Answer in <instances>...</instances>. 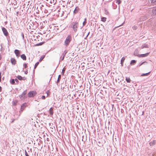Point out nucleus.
<instances>
[{
    "mask_svg": "<svg viewBox=\"0 0 156 156\" xmlns=\"http://www.w3.org/2000/svg\"><path fill=\"white\" fill-rule=\"evenodd\" d=\"M72 40L71 35H68L66 38L64 42V44L66 46H68Z\"/></svg>",
    "mask_w": 156,
    "mask_h": 156,
    "instance_id": "obj_1",
    "label": "nucleus"
},
{
    "mask_svg": "<svg viewBox=\"0 0 156 156\" xmlns=\"http://www.w3.org/2000/svg\"><path fill=\"white\" fill-rule=\"evenodd\" d=\"M78 26V23L76 22H73L71 24V26L73 28L75 32L76 31L77 28Z\"/></svg>",
    "mask_w": 156,
    "mask_h": 156,
    "instance_id": "obj_2",
    "label": "nucleus"
},
{
    "mask_svg": "<svg viewBox=\"0 0 156 156\" xmlns=\"http://www.w3.org/2000/svg\"><path fill=\"white\" fill-rule=\"evenodd\" d=\"M27 93V90H25L22 93V94H21V95L19 96V97L20 98L23 100L26 97H25V95Z\"/></svg>",
    "mask_w": 156,
    "mask_h": 156,
    "instance_id": "obj_3",
    "label": "nucleus"
},
{
    "mask_svg": "<svg viewBox=\"0 0 156 156\" xmlns=\"http://www.w3.org/2000/svg\"><path fill=\"white\" fill-rule=\"evenodd\" d=\"M36 94V93L35 92L33 91H30L28 93V95L29 97H32L34 96Z\"/></svg>",
    "mask_w": 156,
    "mask_h": 156,
    "instance_id": "obj_4",
    "label": "nucleus"
},
{
    "mask_svg": "<svg viewBox=\"0 0 156 156\" xmlns=\"http://www.w3.org/2000/svg\"><path fill=\"white\" fill-rule=\"evenodd\" d=\"M2 30L4 35L5 36H8L9 34V33L6 29L3 27L2 28Z\"/></svg>",
    "mask_w": 156,
    "mask_h": 156,
    "instance_id": "obj_5",
    "label": "nucleus"
},
{
    "mask_svg": "<svg viewBox=\"0 0 156 156\" xmlns=\"http://www.w3.org/2000/svg\"><path fill=\"white\" fill-rule=\"evenodd\" d=\"M14 53L17 57H19L20 56V51L19 50H15Z\"/></svg>",
    "mask_w": 156,
    "mask_h": 156,
    "instance_id": "obj_6",
    "label": "nucleus"
},
{
    "mask_svg": "<svg viewBox=\"0 0 156 156\" xmlns=\"http://www.w3.org/2000/svg\"><path fill=\"white\" fill-rule=\"evenodd\" d=\"M149 53H147L145 54H140L138 55L139 57H143L147 56Z\"/></svg>",
    "mask_w": 156,
    "mask_h": 156,
    "instance_id": "obj_7",
    "label": "nucleus"
},
{
    "mask_svg": "<svg viewBox=\"0 0 156 156\" xmlns=\"http://www.w3.org/2000/svg\"><path fill=\"white\" fill-rule=\"evenodd\" d=\"M11 62L12 65H15L16 64V61L13 58H11Z\"/></svg>",
    "mask_w": 156,
    "mask_h": 156,
    "instance_id": "obj_8",
    "label": "nucleus"
},
{
    "mask_svg": "<svg viewBox=\"0 0 156 156\" xmlns=\"http://www.w3.org/2000/svg\"><path fill=\"white\" fill-rule=\"evenodd\" d=\"M79 10V7L78 6L76 7L73 11V13L74 14H76L78 12Z\"/></svg>",
    "mask_w": 156,
    "mask_h": 156,
    "instance_id": "obj_9",
    "label": "nucleus"
},
{
    "mask_svg": "<svg viewBox=\"0 0 156 156\" xmlns=\"http://www.w3.org/2000/svg\"><path fill=\"white\" fill-rule=\"evenodd\" d=\"M149 45L148 44H144L142 45L141 47V48L143 49L144 48H148L149 47Z\"/></svg>",
    "mask_w": 156,
    "mask_h": 156,
    "instance_id": "obj_10",
    "label": "nucleus"
},
{
    "mask_svg": "<svg viewBox=\"0 0 156 156\" xmlns=\"http://www.w3.org/2000/svg\"><path fill=\"white\" fill-rule=\"evenodd\" d=\"M21 58L24 60H26V57L25 54H22L21 55Z\"/></svg>",
    "mask_w": 156,
    "mask_h": 156,
    "instance_id": "obj_11",
    "label": "nucleus"
},
{
    "mask_svg": "<svg viewBox=\"0 0 156 156\" xmlns=\"http://www.w3.org/2000/svg\"><path fill=\"white\" fill-rule=\"evenodd\" d=\"M134 54L135 55L137 56L138 57V55H140L138 54V51L137 50H136L135 51Z\"/></svg>",
    "mask_w": 156,
    "mask_h": 156,
    "instance_id": "obj_12",
    "label": "nucleus"
},
{
    "mask_svg": "<svg viewBox=\"0 0 156 156\" xmlns=\"http://www.w3.org/2000/svg\"><path fill=\"white\" fill-rule=\"evenodd\" d=\"M136 60H133L131 61L130 64L131 65H133L136 63Z\"/></svg>",
    "mask_w": 156,
    "mask_h": 156,
    "instance_id": "obj_13",
    "label": "nucleus"
},
{
    "mask_svg": "<svg viewBox=\"0 0 156 156\" xmlns=\"http://www.w3.org/2000/svg\"><path fill=\"white\" fill-rule=\"evenodd\" d=\"M155 141L153 140V141H151L150 142L149 144L150 146H153L155 144Z\"/></svg>",
    "mask_w": 156,
    "mask_h": 156,
    "instance_id": "obj_14",
    "label": "nucleus"
},
{
    "mask_svg": "<svg viewBox=\"0 0 156 156\" xmlns=\"http://www.w3.org/2000/svg\"><path fill=\"white\" fill-rule=\"evenodd\" d=\"M49 111L50 115H52L53 114V111L52 108H50Z\"/></svg>",
    "mask_w": 156,
    "mask_h": 156,
    "instance_id": "obj_15",
    "label": "nucleus"
},
{
    "mask_svg": "<svg viewBox=\"0 0 156 156\" xmlns=\"http://www.w3.org/2000/svg\"><path fill=\"white\" fill-rule=\"evenodd\" d=\"M126 80L127 83H130L131 80L129 77H126Z\"/></svg>",
    "mask_w": 156,
    "mask_h": 156,
    "instance_id": "obj_16",
    "label": "nucleus"
},
{
    "mask_svg": "<svg viewBox=\"0 0 156 156\" xmlns=\"http://www.w3.org/2000/svg\"><path fill=\"white\" fill-rule=\"evenodd\" d=\"M17 78L20 80H24L25 79L23 78V77L20 76H18L17 77Z\"/></svg>",
    "mask_w": 156,
    "mask_h": 156,
    "instance_id": "obj_17",
    "label": "nucleus"
},
{
    "mask_svg": "<svg viewBox=\"0 0 156 156\" xmlns=\"http://www.w3.org/2000/svg\"><path fill=\"white\" fill-rule=\"evenodd\" d=\"M61 75H59L58 76V79L57 82V84H58V83H59L60 80L61 79Z\"/></svg>",
    "mask_w": 156,
    "mask_h": 156,
    "instance_id": "obj_18",
    "label": "nucleus"
},
{
    "mask_svg": "<svg viewBox=\"0 0 156 156\" xmlns=\"http://www.w3.org/2000/svg\"><path fill=\"white\" fill-rule=\"evenodd\" d=\"M45 57V55H43L42 56H41L39 60V61L40 62H41L43 60V59Z\"/></svg>",
    "mask_w": 156,
    "mask_h": 156,
    "instance_id": "obj_19",
    "label": "nucleus"
},
{
    "mask_svg": "<svg viewBox=\"0 0 156 156\" xmlns=\"http://www.w3.org/2000/svg\"><path fill=\"white\" fill-rule=\"evenodd\" d=\"M10 83L12 84H15V79H11L10 80Z\"/></svg>",
    "mask_w": 156,
    "mask_h": 156,
    "instance_id": "obj_20",
    "label": "nucleus"
},
{
    "mask_svg": "<svg viewBox=\"0 0 156 156\" xmlns=\"http://www.w3.org/2000/svg\"><path fill=\"white\" fill-rule=\"evenodd\" d=\"M125 59V58L124 57L122 58H121V64L122 65V64H123V63L124 62V61Z\"/></svg>",
    "mask_w": 156,
    "mask_h": 156,
    "instance_id": "obj_21",
    "label": "nucleus"
},
{
    "mask_svg": "<svg viewBox=\"0 0 156 156\" xmlns=\"http://www.w3.org/2000/svg\"><path fill=\"white\" fill-rule=\"evenodd\" d=\"M17 102L18 101L17 100H15L12 102V104L13 105H16L17 104Z\"/></svg>",
    "mask_w": 156,
    "mask_h": 156,
    "instance_id": "obj_22",
    "label": "nucleus"
},
{
    "mask_svg": "<svg viewBox=\"0 0 156 156\" xmlns=\"http://www.w3.org/2000/svg\"><path fill=\"white\" fill-rule=\"evenodd\" d=\"M106 18L105 17H102L101 18V21L105 22L106 21Z\"/></svg>",
    "mask_w": 156,
    "mask_h": 156,
    "instance_id": "obj_23",
    "label": "nucleus"
},
{
    "mask_svg": "<svg viewBox=\"0 0 156 156\" xmlns=\"http://www.w3.org/2000/svg\"><path fill=\"white\" fill-rule=\"evenodd\" d=\"M150 73V72H148L147 73H146L143 74L141 75V76H147Z\"/></svg>",
    "mask_w": 156,
    "mask_h": 156,
    "instance_id": "obj_24",
    "label": "nucleus"
},
{
    "mask_svg": "<svg viewBox=\"0 0 156 156\" xmlns=\"http://www.w3.org/2000/svg\"><path fill=\"white\" fill-rule=\"evenodd\" d=\"M25 107V105L24 104H23L21 106V109L23 110Z\"/></svg>",
    "mask_w": 156,
    "mask_h": 156,
    "instance_id": "obj_25",
    "label": "nucleus"
},
{
    "mask_svg": "<svg viewBox=\"0 0 156 156\" xmlns=\"http://www.w3.org/2000/svg\"><path fill=\"white\" fill-rule=\"evenodd\" d=\"M144 63H146L147 64V62H146V61L144 62H142L141 63H140L138 65V66H141L142 65H143V64H144Z\"/></svg>",
    "mask_w": 156,
    "mask_h": 156,
    "instance_id": "obj_26",
    "label": "nucleus"
},
{
    "mask_svg": "<svg viewBox=\"0 0 156 156\" xmlns=\"http://www.w3.org/2000/svg\"><path fill=\"white\" fill-rule=\"evenodd\" d=\"M121 2V1L120 0H116V3L118 5L120 4Z\"/></svg>",
    "mask_w": 156,
    "mask_h": 156,
    "instance_id": "obj_27",
    "label": "nucleus"
},
{
    "mask_svg": "<svg viewBox=\"0 0 156 156\" xmlns=\"http://www.w3.org/2000/svg\"><path fill=\"white\" fill-rule=\"evenodd\" d=\"M39 63V62H37V63H36L34 66V69H35L36 68L38 65Z\"/></svg>",
    "mask_w": 156,
    "mask_h": 156,
    "instance_id": "obj_28",
    "label": "nucleus"
},
{
    "mask_svg": "<svg viewBox=\"0 0 156 156\" xmlns=\"http://www.w3.org/2000/svg\"><path fill=\"white\" fill-rule=\"evenodd\" d=\"M65 71V69L64 68H63V69L62 70V75H64V73Z\"/></svg>",
    "mask_w": 156,
    "mask_h": 156,
    "instance_id": "obj_29",
    "label": "nucleus"
},
{
    "mask_svg": "<svg viewBox=\"0 0 156 156\" xmlns=\"http://www.w3.org/2000/svg\"><path fill=\"white\" fill-rule=\"evenodd\" d=\"M150 1L151 3H153L154 4H155V2H156V0H150Z\"/></svg>",
    "mask_w": 156,
    "mask_h": 156,
    "instance_id": "obj_30",
    "label": "nucleus"
},
{
    "mask_svg": "<svg viewBox=\"0 0 156 156\" xmlns=\"http://www.w3.org/2000/svg\"><path fill=\"white\" fill-rule=\"evenodd\" d=\"M86 18H85V20L83 22V26H84L85 25V24H86Z\"/></svg>",
    "mask_w": 156,
    "mask_h": 156,
    "instance_id": "obj_31",
    "label": "nucleus"
},
{
    "mask_svg": "<svg viewBox=\"0 0 156 156\" xmlns=\"http://www.w3.org/2000/svg\"><path fill=\"white\" fill-rule=\"evenodd\" d=\"M23 67L24 68H27V64L24 63L23 65Z\"/></svg>",
    "mask_w": 156,
    "mask_h": 156,
    "instance_id": "obj_32",
    "label": "nucleus"
},
{
    "mask_svg": "<svg viewBox=\"0 0 156 156\" xmlns=\"http://www.w3.org/2000/svg\"><path fill=\"white\" fill-rule=\"evenodd\" d=\"M66 53H67V52H66L64 55H63V57L62 58V59H61L62 61L64 59V58L65 56V55L66 54Z\"/></svg>",
    "mask_w": 156,
    "mask_h": 156,
    "instance_id": "obj_33",
    "label": "nucleus"
},
{
    "mask_svg": "<svg viewBox=\"0 0 156 156\" xmlns=\"http://www.w3.org/2000/svg\"><path fill=\"white\" fill-rule=\"evenodd\" d=\"M21 35L22 37V39L24 40V35L23 34V33H21Z\"/></svg>",
    "mask_w": 156,
    "mask_h": 156,
    "instance_id": "obj_34",
    "label": "nucleus"
},
{
    "mask_svg": "<svg viewBox=\"0 0 156 156\" xmlns=\"http://www.w3.org/2000/svg\"><path fill=\"white\" fill-rule=\"evenodd\" d=\"M25 155L26 156H30L29 155H28L26 151H25Z\"/></svg>",
    "mask_w": 156,
    "mask_h": 156,
    "instance_id": "obj_35",
    "label": "nucleus"
},
{
    "mask_svg": "<svg viewBox=\"0 0 156 156\" xmlns=\"http://www.w3.org/2000/svg\"><path fill=\"white\" fill-rule=\"evenodd\" d=\"M137 28V27L136 26H134L133 27V28L134 30H136Z\"/></svg>",
    "mask_w": 156,
    "mask_h": 156,
    "instance_id": "obj_36",
    "label": "nucleus"
},
{
    "mask_svg": "<svg viewBox=\"0 0 156 156\" xmlns=\"http://www.w3.org/2000/svg\"><path fill=\"white\" fill-rule=\"evenodd\" d=\"M16 81V84H17L18 83V82H19V81L17 79H15V81Z\"/></svg>",
    "mask_w": 156,
    "mask_h": 156,
    "instance_id": "obj_37",
    "label": "nucleus"
},
{
    "mask_svg": "<svg viewBox=\"0 0 156 156\" xmlns=\"http://www.w3.org/2000/svg\"><path fill=\"white\" fill-rule=\"evenodd\" d=\"M41 98L43 99H44L45 98V96L43 95L42 96Z\"/></svg>",
    "mask_w": 156,
    "mask_h": 156,
    "instance_id": "obj_38",
    "label": "nucleus"
},
{
    "mask_svg": "<svg viewBox=\"0 0 156 156\" xmlns=\"http://www.w3.org/2000/svg\"><path fill=\"white\" fill-rule=\"evenodd\" d=\"M105 14H107L108 13V12L107 11L106 9H105Z\"/></svg>",
    "mask_w": 156,
    "mask_h": 156,
    "instance_id": "obj_39",
    "label": "nucleus"
},
{
    "mask_svg": "<svg viewBox=\"0 0 156 156\" xmlns=\"http://www.w3.org/2000/svg\"><path fill=\"white\" fill-rule=\"evenodd\" d=\"M90 33V32H89L87 34V35L86 37H85L84 38L85 39H86V38H87V36H88V35H89V34Z\"/></svg>",
    "mask_w": 156,
    "mask_h": 156,
    "instance_id": "obj_40",
    "label": "nucleus"
},
{
    "mask_svg": "<svg viewBox=\"0 0 156 156\" xmlns=\"http://www.w3.org/2000/svg\"><path fill=\"white\" fill-rule=\"evenodd\" d=\"M2 90V88L0 86V92H1Z\"/></svg>",
    "mask_w": 156,
    "mask_h": 156,
    "instance_id": "obj_41",
    "label": "nucleus"
},
{
    "mask_svg": "<svg viewBox=\"0 0 156 156\" xmlns=\"http://www.w3.org/2000/svg\"><path fill=\"white\" fill-rule=\"evenodd\" d=\"M1 72H0V78H1L2 77V76H1Z\"/></svg>",
    "mask_w": 156,
    "mask_h": 156,
    "instance_id": "obj_42",
    "label": "nucleus"
},
{
    "mask_svg": "<svg viewBox=\"0 0 156 156\" xmlns=\"http://www.w3.org/2000/svg\"><path fill=\"white\" fill-rule=\"evenodd\" d=\"M124 23H125V22H124L121 25H119V27H120V26H121L122 25H123V24Z\"/></svg>",
    "mask_w": 156,
    "mask_h": 156,
    "instance_id": "obj_43",
    "label": "nucleus"
},
{
    "mask_svg": "<svg viewBox=\"0 0 156 156\" xmlns=\"http://www.w3.org/2000/svg\"><path fill=\"white\" fill-rule=\"evenodd\" d=\"M27 71H25V74H27Z\"/></svg>",
    "mask_w": 156,
    "mask_h": 156,
    "instance_id": "obj_44",
    "label": "nucleus"
},
{
    "mask_svg": "<svg viewBox=\"0 0 156 156\" xmlns=\"http://www.w3.org/2000/svg\"><path fill=\"white\" fill-rule=\"evenodd\" d=\"M1 78H0V82H1Z\"/></svg>",
    "mask_w": 156,
    "mask_h": 156,
    "instance_id": "obj_45",
    "label": "nucleus"
},
{
    "mask_svg": "<svg viewBox=\"0 0 156 156\" xmlns=\"http://www.w3.org/2000/svg\"><path fill=\"white\" fill-rule=\"evenodd\" d=\"M2 47L1 48V50H2Z\"/></svg>",
    "mask_w": 156,
    "mask_h": 156,
    "instance_id": "obj_46",
    "label": "nucleus"
}]
</instances>
